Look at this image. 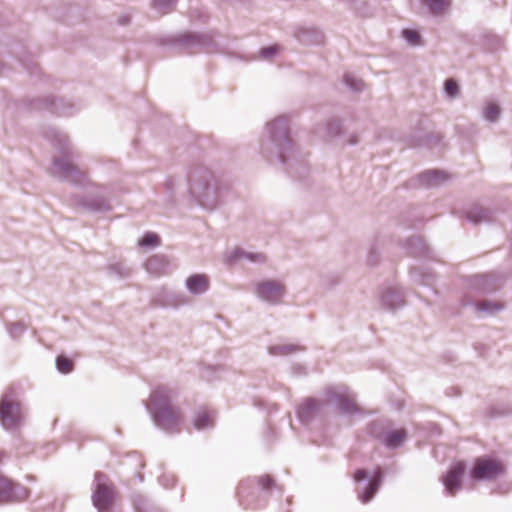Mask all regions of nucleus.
Returning a JSON list of instances; mask_svg holds the SVG:
<instances>
[{
	"label": "nucleus",
	"instance_id": "nucleus-10",
	"mask_svg": "<svg viewBox=\"0 0 512 512\" xmlns=\"http://www.w3.org/2000/svg\"><path fill=\"white\" fill-rule=\"evenodd\" d=\"M337 402L341 410L351 412L356 409L355 399L346 390L336 394Z\"/></svg>",
	"mask_w": 512,
	"mask_h": 512
},
{
	"label": "nucleus",
	"instance_id": "nucleus-11",
	"mask_svg": "<svg viewBox=\"0 0 512 512\" xmlns=\"http://www.w3.org/2000/svg\"><path fill=\"white\" fill-rule=\"evenodd\" d=\"M406 438V431L404 429H397L387 434L385 444L388 447L395 448L399 446Z\"/></svg>",
	"mask_w": 512,
	"mask_h": 512
},
{
	"label": "nucleus",
	"instance_id": "nucleus-25",
	"mask_svg": "<svg viewBox=\"0 0 512 512\" xmlns=\"http://www.w3.org/2000/svg\"><path fill=\"white\" fill-rule=\"evenodd\" d=\"M275 51H276V48H274V47H269V48L264 49V50L262 51V53L264 54V56H265V57H268V56H270V55L274 54V53H275Z\"/></svg>",
	"mask_w": 512,
	"mask_h": 512
},
{
	"label": "nucleus",
	"instance_id": "nucleus-15",
	"mask_svg": "<svg viewBox=\"0 0 512 512\" xmlns=\"http://www.w3.org/2000/svg\"><path fill=\"white\" fill-rule=\"evenodd\" d=\"M56 366L57 369L64 374L70 373L74 369L73 361L64 355H59L57 357Z\"/></svg>",
	"mask_w": 512,
	"mask_h": 512
},
{
	"label": "nucleus",
	"instance_id": "nucleus-8",
	"mask_svg": "<svg viewBox=\"0 0 512 512\" xmlns=\"http://www.w3.org/2000/svg\"><path fill=\"white\" fill-rule=\"evenodd\" d=\"M210 281L205 274H194L187 278L186 286L193 294H201L208 290Z\"/></svg>",
	"mask_w": 512,
	"mask_h": 512
},
{
	"label": "nucleus",
	"instance_id": "nucleus-13",
	"mask_svg": "<svg viewBox=\"0 0 512 512\" xmlns=\"http://www.w3.org/2000/svg\"><path fill=\"white\" fill-rule=\"evenodd\" d=\"M381 471L378 470L377 476L369 483V486L365 489L364 493L361 495V500L363 503L368 502L372 499L373 495L378 489L380 482Z\"/></svg>",
	"mask_w": 512,
	"mask_h": 512
},
{
	"label": "nucleus",
	"instance_id": "nucleus-29",
	"mask_svg": "<svg viewBox=\"0 0 512 512\" xmlns=\"http://www.w3.org/2000/svg\"><path fill=\"white\" fill-rule=\"evenodd\" d=\"M3 457H4V453L0 452V461L2 460Z\"/></svg>",
	"mask_w": 512,
	"mask_h": 512
},
{
	"label": "nucleus",
	"instance_id": "nucleus-7",
	"mask_svg": "<svg viewBox=\"0 0 512 512\" xmlns=\"http://www.w3.org/2000/svg\"><path fill=\"white\" fill-rule=\"evenodd\" d=\"M465 472V465L463 462L455 463L451 466L447 475L444 478V485L446 490L454 495L456 491L459 489L461 484V478Z\"/></svg>",
	"mask_w": 512,
	"mask_h": 512
},
{
	"label": "nucleus",
	"instance_id": "nucleus-21",
	"mask_svg": "<svg viewBox=\"0 0 512 512\" xmlns=\"http://www.w3.org/2000/svg\"><path fill=\"white\" fill-rule=\"evenodd\" d=\"M501 308H502V305H500V304L486 302V301L477 304V309L479 311H486V312H489V313H493L495 311H498Z\"/></svg>",
	"mask_w": 512,
	"mask_h": 512
},
{
	"label": "nucleus",
	"instance_id": "nucleus-22",
	"mask_svg": "<svg viewBox=\"0 0 512 512\" xmlns=\"http://www.w3.org/2000/svg\"><path fill=\"white\" fill-rule=\"evenodd\" d=\"M445 91L449 96H455L458 93L457 83L453 79H448L445 82Z\"/></svg>",
	"mask_w": 512,
	"mask_h": 512
},
{
	"label": "nucleus",
	"instance_id": "nucleus-17",
	"mask_svg": "<svg viewBox=\"0 0 512 512\" xmlns=\"http://www.w3.org/2000/svg\"><path fill=\"white\" fill-rule=\"evenodd\" d=\"M402 35L411 45L421 44V36L416 30L405 29L403 30Z\"/></svg>",
	"mask_w": 512,
	"mask_h": 512
},
{
	"label": "nucleus",
	"instance_id": "nucleus-2",
	"mask_svg": "<svg viewBox=\"0 0 512 512\" xmlns=\"http://www.w3.org/2000/svg\"><path fill=\"white\" fill-rule=\"evenodd\" d=\"M95 489L92 495L94 506L100 511L108 510L115 499V488L107 476L101 472L95 473Z\"/></svg>",
	"mask_w": 512,
	"mask_h": 512
},
{
	"label": "nucleus",
	"instance_id": "nucleus-24",
	"mask_svg": "<svg viewBox=\"0 0 512 512\" xmlns=\"http://www.w3.org/2000/svg\"><path fill=\"white\" fill-rule=\"evenodd\" d=\"M260 483L264 488H268L272 484V479L269 476H263L260 478Z\"/></svg>",
	"mask_w": 512,
	"mask_h": 512
},
{
	"label": "nucleus",
	"instance_id": "nucleus-1",
	"mask_svg": "<svg viewBox=\"0 0 512 512\" xmlns=\"http://www.w3.org/2000/svg\"><path fill=\"white\" fill-rule=\"evenodd\" d=\"M172 392L166 386L156 387L149 398L148 409L156 424L167 431H179L183 421V413L177 406L171 404Z\"/></svg>",
	"mask_w": 512,
	"mask_h": 512
},
{
	"label": "nucleus",
	"instance_id": "nucleus-4",
	"mask_svg": "<svg viewBox=\"0 0 512 512\" xmlns=\"http://www.w3.org/2000/svg\"><path fill=\"white\" fill-rule=\"evenodd\" d=\"M505 472L504 464L489 456L477 457L471 470L474 480H493Z\"/></svg>",
	"mask_w": 512,
	"mask_h": 512
},
{
	"label": "nucleus",
	"instance_id": "nucleus-12",
	"mask_svg": "<svg viewBox=\"0 0 512 512\" xmlns=\"http://www.w3.org/2000/svg\"><path fill=\"white\" fill-rule=\"evenodd\" d=\"M194 427L198 430L212 426V416L207 411L198 412L193 420Z\"/></svg>",
	"mask_w": 512,
	"mask_h": 512
},
{
	"label": "nucleus",
	"instance_id": "nucleus-26",
	"mask_svg": "<svg viewBox=\"0 0 512 512\" xmlns=\"http://www.w3.org/2000/svg\"><path fill=\"white\" fill-rule=\"evenodd\" d=\"M280 353L287 354L293 351L291 347H276Z\"/></svg>",
	"mask_w": 512,
	"mask_h": 512
},
{
	"label": "nucleus",
	"instance_id": "nucleus-23",
	"mask_svg": "<svg viewBox=\"0 0 512 512\" xmlns=\"http://www.w3.org/2000/svg\"><path fill=\"white\" fill-rule=\"evenodd\" d=\"M367 477L366 471L363 469H359L354 474L355 481L359 482L364 480Z\"/></svg>",
	"mask_w": 512,
	"mask_h": 512
},
{
	"label": "nucleus",
	"instance_id": "nucleus-14",
	"mask_svg": "<svg viewBox=\"0 0 512 512\" xmlns=\"http://www.w3.org/2000/svg\"><path fill=\"white\" fill-rule=\"evenodd\" d=\"M55 166L59 169V171L67 178L71 179V180H74L75 178L73 177V174H79V171L77 170V168L72 165L71 163L69 162H60V161H56L55 162Z\"/></svg>",
	"mask_w": 512,
	"mask_h": 512
},
{
	"label": "nucleus",
	"instance_id": "nucleus-19",
	"mask_svg": "<svg viewBox=\"0 0 512 512\" xmlns=\"http://www.w3.org/2000/svg\"><path fill=\"white\" fill-rule=\"evenodd\" d=\"M424 177L426 178L427 182L431 184L439 183L440 181L447 178V176L443 172L436 170L426 172L424 174Z\"/></svg>",
	"mask_w": 512,
	"mask_h": 512
},
{
	"label": "nucleus",
	"instance_id": "nucleus-27",
	"mask_svg": "<svg viewBox=\"0 0 512 512\" xmlns=\"http://www.w3.org/2000/svg\"><path fill=\"white\" fill-rule=\"evenodd\" d=\"M265 257L261 254L257 255V258H252V260H264Z\"/></svg>",
	"mask_w": 512,
	"mask_h": 512
},
{
	"label": "nucleus",
	"instance_id": "nucleus-6",
	"mask_svg": "<svg viewBox=\"0 0 512 512\" xmlns=\"http://www.w3.org/2000/svg\"><path fill=\"white\" fill-rule=\"evenodd\" d=\"M18 494L25 498L28 495L27 490L11 480L0 477V503H6L18 498Z\"/></svg>",
	"mask_w": 512,
	"mask_h": 512
},
{
	"label": "nucleus",
	"instance_id": "nucleus-18",
	"mask_svg": "<svg viewBox=\"0 0 512 512\" xmlns=\"http://www.w3.org/2000/svg\"><path fill=\"white\" fill-rule=\"evenodd\" d=\"M160 244V238L155 233H147L142 239L139 241V245L141 246H158Z\"/></svg>",
	"mask_w": 512,
	"mask_h": 512
},
{
	"label": "nucleus",
	"instance_id": "nucleus-16",
	"mask_svg": "<svg viewBox=\"0 0 512 512\" xmlns=\"http://www.w3.org/2000/svg\"><path fill=\"white\" fill-rule=\"evenodd\" d=\"M424 2L428 5L431 12L434 14L441 13L450 4V0H424Z\"/></svg>",
	"mask_w": 512,
	"mask_h": 512
},
{
	"label": "nucleus",
	"instance_id": "nucleus-28",
	"mask_svg": "<svg viewBox=\"0 0 512 512\" xmlns=\"http://www.w3.org/2000/svg\"><path fill=\"white\" fill-rule=\"evenodd\" d=\"M313 404H314V401H313V400H311V401H309V402H308V405H309V406H312Z\"/></svg>",
	"mask_w": 512,
	"mask_h": 512
},
{
	"label": "nucleus",
	"instance_id": "nucleus-9",
	"mask_svg": "<svg viewBox=\"0 0 512 512\" xmlns=\"http://www.w3.org/2000/svg\"><path fill=\"white\" fill-rule=\"evenodd\" d=\"M167 261L161 256L150 257L146 262L147 270L156 275L160 276L166 273Z\"/></svg>",
	"mask_w": 512,
	"mask_h": 512
},
{
	"label": "nucleus",
	"instance_id": "nucleus-5",
	"mask_svg": "<svg viewBox=\"0 0 512 512\" xmlns=\"http://www.w3.org/2000/svg\"><path fill=\"white\" fill-rule=\"evenodd\" d=\"M284 293V285L277 281L266 280L257 285V294L259 297L271 303L279 302Z\"/></svg>",
	"mask_w": 512,
	"mask_h": 512
},
{
	"label": "nucleus",
	"instance_id": "nucleus-20",
	"mask_svg": "<svg viewBox=\"0 0 512 512\" xmlns=\"http://www.w3.org/2000/svg\"><path fill=\"white\" fill-rule=\"evenodd\" d=\"M484 114L486 119L495 121L500 114V108L498 105L490 103L486 106Z\"/></svg>",
	"mask_w": 512,
	"mask_h": 512
},
{
	"label": "nucleus",
	"instance_id": "nucleus-3",
	"mask_svg": "<svg viewBox=\"0 0 512 512\" xmlns=\"http://www.w3.org/2000/svg\"><path fill=\"white\" fill-rule=\"evenodd\" d=\"M22 419L20 403L13 391L3 395L0 400V421L6 429H13L19 425Z\"/></svg>",
	"mask_w": 512,
	"mask_h": 512
}]
</instances>
